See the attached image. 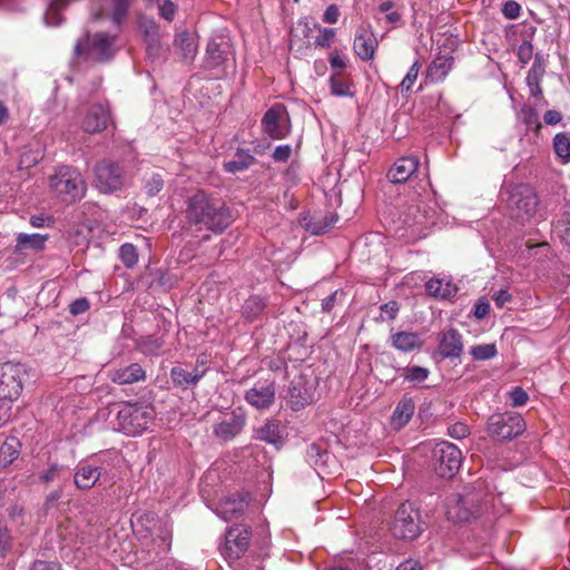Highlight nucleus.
Instances as JSON below:
<instances>
[{
  "label": "nucleus",
  "instance_id": "64",
  "mask_svg": "<svg viewBox=\"0 0 570 570\" xmlns=\"http://www.w3.org/2000/svg\"><path fill=\"white\" fill-rule=\"evenodd\" d=\"M340 17V9L336 4H330L324 14H323V21L325 23H336L338 21Z\"/></svg>",
  "mask_w": 570,
  "mask_h": 570
},
{
  "label": "nucleus",
  "instance_id": "51",
  "mask_svg": "<svg viewBox=\"0 0 570 570\" xmlns=\"http://www.w3.org/2000/svg\"><path fill=\"white\" fill-rule=\"evenodd\" d=\"M164 187V179L160 174L154 173L145 180L144 189L147 196H156Z\"/></svg>",
  "mask_w": 570,
  "mask_h": 570
},
{
  "label": "nucleus",
  "instance_id": "34",
  "mask_svg": "<svg viewBox=\"0 0 570 570\" xmlns=\"http://www.w3.org/2000/svg\"><path fill=\"white\" fill-rule=\"evenodd\" d=\"M415 410V404L413 399L407 394H403L399 403L396 404L395 410L392 414V422L397 428L405 426L409 421L412 419Z\"/></svg>",
  "mask_w": 570,
  "mask_h": 570
},
{
  "label": "nucleus",
  "instance_id": "27",
  "mask_svg": "<svg viewBox=\"0 0 570 570\" xmlns=\"http://www.w3.org/2000/svg\"><path fill=\"white\" fill-rule=\"evenodd\" d=\"M109 379L119 385L134 384L146 380V372L138 363H131L109 372Z\"/></svg>",
  "mask_w": 570,
  "mask_h": 570
},
{
  "label": "nucleus",
  "instance_id": "22",
  "mask_svg": "<svg viewBox=\"0 0 570 570\" xmlns=\"http://www.w3.org/2000/svg\"><path fill=\"white\" fill-rule=\"evenodd\" d=\"M379 41L371 29L361 28L354 39L353 49L355 55L363 61L372 60L377 49Z\"/></svg>",
  "mask_w": 570,
  "mask_h": 570
},
{
  "label": "nucleus",
  "instance_id": "18",
  "mask_svg": "<svg viewBox=\"0 0 570 570\" xmlns=\"http://www.w3.org/2000/svg\"><path fill=\"white\" fill-rule=\"evenodd\" d=\"M110 122L112 119L109 105L96 102L88 108L81 127L88 134H98L106 130Z\"/></svg>",
  "mask_w": 570,
  "mask_h": 570
},
{
  "label": "nucleus",
  "instance_id": "13",
  "mask_svg": "<svg viewBox=\"0 0 570 570\" xmlns=\"http://www.w3.org/2000/svg\"><path fill=\"white\" fill-rule=\"evenodd\" d=\"M252 530L249 525L236 524L229 527L225 533V543L220 548L222 554L228 560H238L249 547Z\"/></svg>",
  "mask_w": 570,
  "mask_h": 570
},
{
  "label": "nucleus",
  "instance_id": "56",
  "mask_svg": "<svg viewBox=\"0 0 570 570\" xmlns=\"http://www.w3.org/2000/svg\"><path fill=\"white\" fill-rule=\"evenodd\" d=\"M518 59L522 65L528 63L533 57V45L530 40H524L518 48Z\"/></svg>",
  "mask_w": 570,
  "mask_h": 570
},
{
  "label": "nucleus",
  "instance_id": "35",
  "mask_svg": "<svg viewBox=\"0 0 570 570\" xmlns=\"http://www.w3.org/2000/svg\"><path fill=\"white\" fill-rule=\"evenodd\" d=\"M453 63V57L438 56L428 67L426 79H429L431 82L443 81L449 71L452 69Z\"/></svg>",
  "mask_w": 570,
  "mask_h": 570
},
{
  "label": "nucleus",
  "instance_id": "2",
  "mask_svg": "<svg viewBox=\"0 0 570 570\" xmlns=\"http://www.w3.org/2000/svg\"><path fill=\"white\" fill-rule=\"evenodd\" d=\"M155 415L153 406L125 402L117 412L114 429L126 435H139L149 428Z\"/></svg>",
  "mask_w": 570,
  "mask_h": 570
},
{
  "label": "nucleus",
  "instance_id": "63",
  "mask_svg": "<svg viewBox=\"0 0 570 570\" xmlns=\"http://www.w3.org/2000/svg\"><path fill=\"white\" fill-rule=\"evenodd\" d=\"M562 114L556 109H549L543 114V122L549 126H556L562 121Z\"/></svg>",
  "mask_w": 570,
  "mask_h": 570
},
{
  "label": "nucleus",
  "instance_id": "19",
  "mask_svg": "<svg viewBox=\"0 0 570 570\" xmlns=\"http://www.w3.org/2000/svg\"><path fill=\"white\" fill-rule=\"evenodd\" d=\"M438 348L434 357L440 355L443 360L459 358L463 353V337L460 332L453 327L442 331L438 335Z\"/></svg>",
  "mask_w": 570,
  "mask_h": 570
},
{
  "label": "nucleus",
  "instance_id": "17",
  "mask_svg": "<svg viewBox=\"0 0 570 570\" xmlns=\"http://www.w3.org/2000/svg\"><path fill=\"white\" fill-rule=\"evenodd\" d=\"M106 474L107 470L101 464H96L90 460H81L76 465L73 483L79 490H90Z\"/></svg>",
  "mask_w": 570,
  "mask_h": 570
},
{
  "label": "nucleus",
  "instance_id": "53",
  "mask_svg": "<svg viewBox=\"0 0 570 570\" xmlns=\"http://www.w3.org/2000/svg\"><path fill=\"white\" fill-rule=\"evenodd\" d=\"M12 547V535L7 524L0 520V558H3Z\"/></svg>",
  "mask_w": 570,
  "mask_h": 570
},
{
  "label": "nucleus",
  "instance_id": "15",
  "mask_svg": "<svg viewBox=\"0 0 570 570\" xmlns=\"http://www.w3.org/2000/svg\"><path fill=\"white\" fill-rule=\"evenodd\" d=\"M508 206L518 212V216L532 217L538 208L539 200L529 185H518L512 188L508 197Z\"/></svg>",
  "mask_w": 570,
  "mask_h": 570
},
{
  "label": "nucleus",
  "instance_id": "20",
  "mask_svg": "<svg viewBox=\"0 0 570 570\" xmlns=\"http://www.w3.org/2000/svg\"><path fill=\"white\" fill-rule=\"evenodd\" d=\"M547 60L541 53H535L533 57V63L528 71L525 77V83L529 88L530 96L537 99L540 105H548V101L544 99L543 89L541 86L542 79L546 75Z\"/></svg>",
  "mask_w": 570,
  "mask_h": 570
},
{
  "label": "nucleus",
  "instance_id": "57",
  "mask_svg": "<svg viewBox=\"0 0 570 570\" xmlns=\"http://www.w3.org/2000/svg\"><path fill=\"white\" fill-rule=\"evenodd\" d=\"M521 6L515 0H508L503 3L502 14L510 20L517 19L520 16Z\"/></svg>",
  "mask_w": 570,
  "mask_h": 570
},
{
  "label": "nucleus",
  "instance_id": "25",
  "mask_svg": "<svg viewBox=\"0 0 570 570\" xmlns=\"http://www.w3.org/2000/svg\"><path fill=\"white\" fill-rule=\"evenodd\" d=\"M70 476V469L57 461L49 462L47 468L37 473L38 481L46 487L56 481L59 482L58 485H68Z\"/></svg>",
  "mask_w": 570,
  "mask_h": 570
},
{
  "label": "nucleus",
  "instance_id": "8",
  "mask_svg": "<svg viewBox=\"0 0 570 570\" xmlns=\"http://www.w3.org/2000/svg\"><path fill=\"white\" fill-rule=\"evenodd\" d=\"M525 421L517 412L493 413L487 423L488 434L500 442H507L525 431Z\"/></svg>",
  "mask_w": 570,
  "mask_h": 570
},
{
  "label": "nucleus",
  "instance_id": "52",
  "mask_svg": "<svg viewBox=\"0 0 570 570\" xmlns=\"http://www.w3.org/2000/svg\"><path fill=\"white\" fill-rule=\"evenodd\" d=\"M320 35L315 38V47L330 48L334 41L336 30L333 28L318 27Z\"/></svg>",
  "mask_w": 570,
  "mask_h": 570
},
{
  "label": "nucleus",
  "instance_id": "5",
  "mask_svg": "<svg viewBox=\"0 0 570 570\" xmlns=\"http://www.w3.org/2000/svg\"><path fill=\"white\" fill-rule=\"evenodd\" d=\"M390 530L397 539H416L424 530L420 510L412 502L401 503L394 513Z\"/></svg>",
  "mask_w": 570,
  "mask_h": 570
},
{
  "label": "nucleus",
  "instance_id": "40",
  "mask_svg": "<svg viewBox=\"0 0 570 570\" xmlns=\"http://www.w3.org/2000/svg\"><path fill=\"white\" fill-rule=\"evenodd\" d=\"M21 452V442L17 436H8L0 448V465L8 466L18 459Z\"/></svg>",
  "mask_w": 570,
  "mask_h": 570
},
{
  "label": "nucleus",
  "instance_id": "33",
  "mask_svg": "<svg viewBox=\"0 0 570 570\" xmlns=\"http://www.w3.org/2000/svg\"><path fill=\"white\" fill-rule=\"evenodd\" d=\"M245 425V416L233 413L232 417L225 420L215 426V434L227 441L240 433Z\"/></svg>",
  "mask_w": 570,
  "mask_h": 570
},
{
  "label": "nucleus",
  "instance_id": "46",
  "mask_svg": "<svg viewBox=\"0 0 570 570\" xmlns=\"http://www.w3.org/2000/svg\"><path fill=\"white\" fill-rule=\"evenodd\" d=\"M403 372L405 381L412 384L423 383L430 375V370L419 365L405 366L400 368Z\"/></svg>",
  "mask_w": 570,
  "mask_h": 570
},
{
  "label": "nucleus",
  "instance_id": "3",
  "mask_svg": "<svg viewBox=\"0 0 570 570\" xmlns=\"http://www.w3.org/2000/svg\"><path fill=\"white\" fill-rule=\"evenodd\" d=\"M130 179L127 167L112 159H102L95 166V184L106 195L122 190Z\"/></svg>",
  "mask_w": 570,
  "mask_h": 570
},
{
  "label": "nucleus",
  "instance_id": "59",
  "mask_svg": "<svg viewBox=\"0 0 570 570\" xmlns=\"http://www.w3.org/2000/svg\"><path fill=\"white\" fill-rule=\"evenodd\" d=\"M177 11V6L171 0H165L159 7V16L167 21H173Z\"/></svg>",
  "mask_w": 570,
  "mask_h": 570
},
{
  "label": "nucleus",
  "instance_id": "14",
  "mask_svg": "<svg viewBox=\"0 0 570 570\" xmlns=\"http://www.w3.org/2000/svg\"><path fill=\"white\" fill-rule=\"evenodd\" d=\"M315 383L306 376H295L288 386V404L293 411H299L314 402Z\"/></svg>",
  "mask_w": 570,
  "mask_h": 570
},
{
  "label": "nucleus",
  "instance_id": "45",
  "mask_svg": "<svg viewBox=\"0 0 570 570\" xmlns=\"http://www.w3.org/2000/svg\"><path fill=\"white\" fill-rule=\"evenodd\" d=\"M153 277L150 286L169 291L177 285V277L167 269L157 268L150 272Z\"/></svg>",
  "mask_w": 570,
  "mask_h": 570
},
{
  "label": "nucleus",
  "instance_id": "49",
  "mask_svg": "<svg viewBox=\"0 0 570 570\" xmlns=\"http://www.w3.org/2000/svg\"><path fill=\"white\" fill-rule=\"evenodd\" d=\"M470 354L476 361H488L498 354V350L495 344H480L472 346Z\"/></svg>",
  "mask_w": 570,
  "mask_h": 570
},
{
  "label": "nucleus",
  "instance_id": "21",
  "mask_svg": "<svg viewBox=\"0 0 570 570\" xmlns=\"http://www.w3.org/2000/svg\"><path fill=\"white\" fill-rule=\"evenodd\" d=\"M420 159L417 156H404L392 165L386 177L393 184H404L412 177H417Z\"/></svg>",
  "mask_w": 570,
  "mask_h": 570
},
{
  "label": "nucleus",
  "instance_id": "24",
  "mask_svg": "<svg viewBox=\"0 0 570 570\" xmlns=\"http://www.w3.org/2000/svg\"><path fill=\"white\" fill-rule=\"evenodd\" d=\"M389 343L402 353H411L420 351L424 345V340L417 332L399 331L390 335Z\"/></svg>",
  "mask_w": 570,
  "mask_h": 570
},
{
  "label": "nucleus",
  "instance_id": "39",
  "mask_svg": "<svg viewBox=\"0 0 570 570\" xmlns=\"http://www.w3.org/2000/svg\"><path fill=\"white\" fill-rule=\"evenodd\" d=\"M266 308V302L263 297L258 295L249 296L244 304L242 305V316L247 322H254L261 317Z\"/></svg>",
  "mask_w": 570,
  "mask_h": 570
},
{
  "label": "nucleus",
  "instance_id": "16",
  "mask_svg": "<svg viewBox=\"0 0 570 570\" xmlns=\"http://www.w3.org/2000/svg\"><path fill=\"white\" fill-rule=\"evenodd\" d=\"M276 386L272 379L259 380L245 392L246 402L257 410H267L275 402Z\"/></svg>",
  "mask_w": 570,
  "mask_h": 570
},
{
  "label": "nucleus",
  "instance_id": "44",
  "mask_svg": "<svg viewBox=\"0 0 570 570\" xmlns=\"http://www.w3.org/2000/svg\"><path fill=\"white\" fill-rule=\"evenodd\" d=\"M553 233L562 243L570 246V203L566 204L563 215L553 224Z\"/></svg>",
  "mask_w": 570,
  "mask_h": 570
},
{
  "label": "nucleus",
  "instance_id": "1",
  "mask_svg": "<svg viewBox=\"0 0 570 570\" xmlns=\"http://www.w3.org/2000/svg\"><path fill=\"white\" fill-rule=\"evenodd\" d=\"M186 218L215 234L223 233L233 223L232 210L226 203L205 190H197L188 198Z\"/></svg>",
  "mask_w": 570,
  "mask_h": 570
},
{
  "label": "nucleus",
  "instance_id": "28",
  "mask_svg": "<svg viewBox=\"0 0 570 570\" xmlns=\"http://www.w3.org/2000/svg\"><path fill=\"white\" fill-rule=\"evenodd\" d=\"M72 0H52L50 9L52 11H59L65 9ZM112 9L110 12V19L115 26H120L127 18L129 9L135 0H110Z\"/></svg>",
  "mask_w": 570,
  "mask_h": 570
},
{
  "label": "nucleus",
  "instance_id": "61",
  "mask_svg": "<svg viewBox=\"0 0 570 570\" xmlns=\"http://www.w3.org/2000/svg\"><path fill=\"white\" fill-rule=\"evenodd\" d=\"M490 312V303L485 298H480L474 304L473 315L478 320L484 318Z\"/></svg>",
  "mask_w": 570,
  "mask_h": 570
},
{
  "label": "nucleus",
  "instance_id": "23",
  "mask_svg": "<svg viewBox=\"0 0 570 570\" xmlns=\"http://www.w3.org/2000/svg\"><path fill=\"white\" fill-rule=\"evenodd\" d=\"M253 439L272 444L279 450L284 444L281 422L274 419L266 420L263 425L253 430Z\"/></svg>",
  "mask_w": 570,
  "mask_h": 570
},
{
  "label": "nucleus",
  "instance_id": "50",
  "mask_svg": "<svg viewBox=\"0 0 570 570\" xmlns=\"http://www.w3.org/2000/svg\"><path fill=\"white\" fill-rule=\"evenodd\" d=\"M421 68L420 60H415L410 69L407 70L405 77L403 78L402 82L400 83V88L402 92H407L412 89L415 80L417 79L419 71Z\"/></svg>",
  "mask_w": 570,
  "mask_h": 570
},
{
  "label": "nucleus",
  "instance_id": "48",
  "mask_svg": "<svg viewBox=\"0 0 570 570\" xmlns=\"http://www.w3.org/2000/svg\"><path fill=\"white\" fill-rule=\"evenodd\" d=\"M119 258L127 268H132L138 262V253L135 245L125 243L119 248Z\"/></svg>",
  "mask_w": 570,
  "mask_h": 570
},
{
  "label": "nucleus",
  "instance_id": "36",
  "mask_svg": "<svg viewBox=\"0 0 570 570\" xmlns=\"http://www.w3.org/2000/svg\"><path fill=\"white\" fill-rule=\"evenodd\" d=\"M425 292L434 298L448 299L456 295L458 287L451 282H444L441 278H431L425 283Z\"/></svg>",
  "mask_w": 570,
  "mask_h": 570
},
{
  "label": "nucleus",
  "instance_id": "55",
  "mask_svg": "<svg viewBox=\"0 0 570 570\" xmlns=\"http://www.w3.org/2000/svg\"><path fill=\"white\" fill-rule=\"evenodd\" d=\"M67 485H58L55 490L50 491L46 498H45V502H43V508L46 510H50L52 508H55L58 503V501L62 498L63 495V490Z\"/></svg>",
  "mask_w": 570,
  "mask_h": 570
},
{
  "label": "nucleus",
  "instance_id": "47",
  "mask_svg": "<svg viewBox=\"0 0 570 570\" xmlns=\"http://www.w3.org/2000/svg\"><path fill=\"white\" fill-rule=\"evenodd\" d=\"M140 27L144 29L145 35L149 38L148 49L158 50L160 48L158 40V26L154 19H145Z\"/></svg>",
  "mask_w": 570,
  "mask_h": 570
},
{
  "label": "nucleus",
  "instance_id": "37",
  "mask_svg": "<svg viewBox=\"0 0 570 570\" xmlns=\"http://www.w3.org/2000/svg\"><path fill=\"white\" fill-rule=\"evenodd\" d=\"M248 503L245 498L240 495H233L224 500L220 504V515L225 520H230L240 517Z\"/></svg>",
  "mask_w": 570,
  "mask_h": 570
},
{
  "label": "nucleus",
  "instance_id": "12",
  "mask_svg": "<svg viewBox=\"0 0 570 570\" xmlns=\"http://www.w3.org/2000/svg\"><path fill=\"white\" fill-rule=\"evenodd\" d=\"M262 130L271 139H284L291 134L292 124L287 108L283 104H274L268 108L261 121Z\"/></svg>",
  "mask_w": 570,
  "mask_h": 570
},
{
  "label": "nucleus",
  "instance_id": "9",
  "mask_svg": "<svg viewBox=\"0 0 570 570\" xmlns=\"http://www.w3.org/2000/svg\"><path fill=\"white\" fill-rule=\"evenodd\" d=\"M517 119L524 126V134L521 136L520 142L527 145V147L522 153L531 158L540 149L539 139L543 126L539 111L534 106L524 104L517 112Z\"/></svg>",
  "mask_w": 570,
  "mask_h": 570
},
{
  "label": "nucleus",
  "instance_id": "62",
  "mask_svg": "<svg viewBox=\"0 0 570 570\" xmlns=\"http://www.w3.org/2000/svg\"><path fill=\"white\" fill-rule=\"evenodd\" d=\"M30 570H62L61 564L56 561L36 560Z\"/></svg>",
  "mask_w": 570,
  "mask_h": 570
},
{
  "label": "nucleus",
  "instance_id": "10",
  "mask_svg": "<svg viewBox=\"0 0 570 570\" xmlns=\"http://www.w3.org/2000/svg\"><path fill=\"white\" fill-rule=\"evenodd\" d=\"M27 370L19 363L7 362L0 365V402L10 405L18 400L23 389Z\"/></svg>",
  "mask_w": 570,
  "mask_h": 570
},
{
  "label": "nucleus",
  "instance_id": "60",
  "mask_svg": "<svg viewBox=\"0 0 570 570\" xmlns=\"http://www.w3.org/2000/svg\"><path fill=\"white\" fill-rule=\"evenodd\" d=\"M292 156V147L289 145H279L273 151L272 158L277 163H286Z\"/></svg>",
  "mask_w": 570,
  "mask_h": 570
},
{
  "label": "nucleus",
  "instance_id": "29",
  "mask_svg": "<svg viewBox=\"0 0 570 570\" xmlns=\"http://www.w3.org/2000/svg\"><path fill=\"white\" fill-rule=\"evenodd\" d=\"M169 376L173 385L181 390L194 387L202 380L200 371L193 370L189 365H177L171 367Z\"/></svg>",
  "mask_w": 570,
  "mask_h": 570
},
{
  "label": "nucleus",
  "instance_id": "58",
  "mask_svg": "<svg viewBox=\"0 0 570 570\" xmlns=\"http://www.w3.org/2000/svg\"><path fill=\"white\" fill-rule=\"evenodd\" d=\"M90 308V302L87 297L75 299L69 305V313L73 316L86 313Z\"/></svg>",
  "mask_w": 570,
  "mask_h": 570
},
{
  "label": "nucleus",
  "instance_id": "26",
  "mask_svg": "<svg viewBox=\"0 0 570 570\" xmlns=\"http://www.w3.org/2000/svg\"><path fill=\"white\" fill-rule=\"evenodd\" d=\"M337 219L338 216L334 213H327L325 215L306 214L302 216L301 225L312 235H323L330 230Z\"/></svg>",
  "mask_w": 570,
  "mask_h": 570
},
{
  "label": "nucleus",
  "instance_id": "41",
  "mask_svg": "<svg viewBox=\"0 0 570 570\" xmlns=\"http://www.w3.org/2000/svg\"><path fill=\"white\" fill-rule=\"evenodd\" d=\"M552 148L561 164L570 163V132L561 131L554 135Z\"/></svg>",
  "mask_w": 570,
  "mask_h": 570
},
{
  "label": "nucleus",
  "instance_id": "11",
  "mask_svg": "<svg viewBox=\"0 0 570 570\" xmlns=\"http://www.w3.org/2000/svg\"><path fill=\"white\" fill-rule=\"evenodd\" d=\"M432 458L435 473L443 479H452L458 473L462 463L460 449L448 441H441L435 444Z\"/></svg>",
  "mask_w": 570,
  "mask_h": 570
},
{
  "label": "nucleus",
  "instance_id": "4",
  "mask_svg": "<svg viewBox=\"0 0 570 570\" xmlns=\"http://www.w3.org/2000/svg\"><path fill=\"white\" fill-rule=\"evenodd\" d=\"M484 498L482 489L465 488L448 503V518L454 522H469L481 513Z\"/></svg>",
  "mask_w": 570,
  "mask_h": 570
},
{
  "label": "nucleus",
  "instance_id": "38",
  "mask_svg": "<svg viewBox=\"0 0 570 570\" xmlns=\"http://www.w3.org/2000/svg\"><path fill=\"white\" fill-rule=\"evenodd\" d=\"M227 56V45L209 41L206 49L205 68L215 69L220 67Z\"/></svg>",
  "mask_w": 570,
  "mask_h": 570
},
{
  "label": "nucleus",
  "instance_id": "7",
  "mask_svg": "<svg viewBox=\"0 0 570 570\" xmlns=\"http://www.w3.org/2000/svg\"><path fill=\"white\" fill-rule=\"evenodd\" d=\"M50 187L67 203L80 200L87 189L81 174L69 166L60 167L50 177Z\"/></svg>",
  "mask_w": 570,
  "mask_h": 570
},
{
  "label": "nucleus",
  "instance_id": "54",
  "mask_svg": "<svg viewBox=\"0 0 570 570\" xmlns=\"http://www.w3.org/2000/svg\"><path fill=\"white\" fill-rule=\"evenodd\" d=\"M509 400L512 406L518 407L524 405L528 402L529 396L521 386H514L509 392Z\"/></svg>",
  "mask_w": 570,
  "mask_h": 570
},
{
  "label": "nucleus",
  "instance_id": "42",
  "mask_svg": "<svg viewBox=\"0 0 570 570\" xmlns=\"http://www.w3.org/2000/svg\"><path fill=\"white\" fill-rule=\"evenodd\" d=\"M174 45L181 51L184 58L188 60H193L197 52V43L193 35L188 31L179 32L175 40Z\"/></svg>",
  "mask_w": 570,
  "mask_h": 570
},
{
  "label": "nucleus",
  "instance_id": "30",
  "mask_svg": "<svg viewBox=\"0 0 570 570\" xmlns=\"http://www.w3.org/2000/svg\"><path fill=\"white\" fill-rule=\"evenodd\" d=\"M328 85L333 96L351 98L355 96L354 81L344 70L334 71L330 76Z\"/></svg>",
  "mask_w": 570,
  "mask_h": 570
},
{
  "label": "nucleus",
  "instance_id": "31",
  "mask_svg": "<svg viewBox=\"0 0 570 570\" xmlns=\"http://www.w3.org/2000/svg\"><path fill=\"white\" fill-rule=\"evenodd\" d=\"M256 163V158L249 149L237 148L233 159L223 163V169L228 174H236L247 170Z\"/></svg>",
  "mask_w": 570,
  "mask_h": 570
},
{
  "label": "nucleus",
  "instance_id": "6",
  "mask_svg": "<svg viewBox=\"0 0 570 570\" xmlns=\"http://www.w3.org/2000/svg\"><path fill=\"white\" fill-rule=\"evenodd\" d=\"M116 36L107 32H96L92 36L86 33L83 40L77 41L75 46V56H86L97 62H107L114 58Z\"/></svg>",
  "mask_w": 570,
  "mask_h": 570
},
{
  "label": "nucleus",
  "instance_id": "43",
  "mask_svg": "<svg viewBox=\"0 0 570 570\" xmlns=\"http://www.w3.org/2000/svg\"><path fill=\"white\" fill-rule=\"evenodd\" d=\"M164 344L163 337L156 334L141 335L136 340V347L145 355L157 354Z\"/></svg>",
  "mask_w": 570,
  "mask_h": 570
},
{
  "label": "nucleus",
  "instance_id": "32",
  "mask_svg": "<svg viewBox=\"0 0 570 570\" xmlns=\"http://www.w3.org/2000/svg\"><path fill=\"white\" fill-rule=\"evenodd\" d=\"M47 239L48 235L20 233L17 236L13 253L23 254L26 250L41 252L45 249Z\"/></svg>",
  "mask_w": 570,
  "mask_h": 570
}]
</instances>
